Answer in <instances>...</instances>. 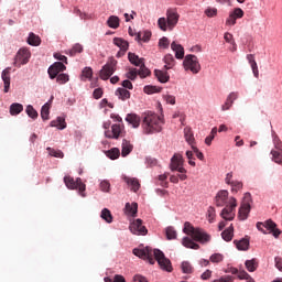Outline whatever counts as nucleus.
I'll list each match as a JSON object with an SVG mask.
<instances>
[{
	"instance_id": "48",
	"label": "nucleus",
	"mask_w": 282,
	"mask_h": 282,
	"mask_svg": "<svg viewBox=\"0 0 282 282\" xmlns=\"http://www.w3.org/2000/svg\"><path fill=\"white\" fill-rule=\"evenodd\" d=\"M56 83H58V85H65V83H69V75L65 73L57 75Z\"/></svg>"
},
{
	"instance_id": "35",
	"label": "nucleus",
	"mask_w": 282,
	"mask_h": 282,
	"mask_svg": "<svg viewBox=\"0 0 282 282\" xmlns=\"http://www.w3.org/2000/svg\"><path fill=\"white\" fill-rule=\"evenodd\" d=\"M51 127H56L57 129L63 130L67 128V123L63 117H57L56 120L51 121Z\"/></svg>"
},
{
	"instance_id": "19",
	"label": "nucleus",
	"mask_w": 282,
	"mask_h": 282,
	"mask_svg": "<svg viewBox=\"0 0 282 282\" xmlns=\"http://www.w3.org/2000/svg\"><path fill=\"white\" fill-rule=\"evenodd\" d=\"M237 250L247 251L250 250V238L246 237L240 240H234Z\"/></svg>"
},
{
	"instance_id": "2",
	"label": "nucleus",
	"mask_w": 282,
	"mask_h": 282,
	"mask_svg": "<svg viewBox=\"0 0 282 282\" xmlns=\"http://www.w3.org/2000/svg\"><path fill=\"white\" fill-rule=\"evenodd\" d=\"M164 124V120L154 112L148 111L143 113L142 120V129L145 135L151 133H160L162 131V126Z\"/></svg>"
},
{
	"instance_id": "37",
	"label": "nucleus",
	"mask_w": 282,
	"mask_h": 282,
	"mask_svg": "<svg viewBox=\"0 0 282 282\" xmlns=\"http://www.w3.org/2000/svg\"><path fill=\"white\" fill-rule=\"evenodd\" d=\"M94 76V69H91V67H85L83 70H82V80H91Z\"/></svg>"
},
{
	"instance_id": "55",
	"label": "nucleus",
	"mask_w": 282,
	"mask_h": 282,
	"mask_svg": "<svg viewBox=\"0 0 282 282\" xmlns=\"http://www.w3.org/2000/svg\"><path fill=\"white\" fill-rule=\"evenodd\" d=\"M100 191H102L104 193H109L110 188H111V184L109 183V181H101L100 185H99Z\"/></svg>"
},
{
	"instance_id": "6",
	"label": "nucleus",
	"mask_w": 282,
	"mask_h": 282,
	"mask_svg": "<svg viewBox=\"0 0 282 282\" xmlns=\"http://www.w3.org/2000/svg\"><path fill=\"white\" fill-rule=\"evenodd\" d=\"M183 66L186 72H188L189 69L192 74H199V72H202V65L199 64V59L196 55L193 54L185 56Z\"/></svg>"
},
{
	"instance_id": "46",
	"label": "nucleus",
	"mask_w": 282,
	"mask_h": 282,
	"mask_svg": "<svg viewBox=\"0 0 282 282\" xmlns=\"http://www.w3.org/2000/svg\"><path fill=\"white\" fill-rule=\"evenodd\" d=\"M25 112L28 113L29 118H32L33 120H36L39 118V112L32 105L26 106Z\"/></svg>"
},
{
	"instance_id": "59",
	"label": "nucleus",
	"mask_w": 282,
	"mask_h": 282,
	"mask_svg": "<svg viewBox=\"0 0 282 282\" xmlns=\"http://www.w3.org/2000/svg\"><path fill=\"white\" fill-rule=\"evenodd\" d=\"M159 45L163 47V50H169V45H171V42L169 41V37H162L159 41Z\"/></svg>"
},
{
	"instance_id": "9",
	"label": "nucleus",
	"mask_w": 282,
	"mask_h": 282,
	"mask_svg": "<svg viewBox=\"0 0 282 282\" xmlns=\"http://www.w3.org/2000/svg\"><path fill=\"white\" fill-rule=\"evenodd\" d=\"M237 208V198L231 197L229 199V205H227L220 213V217L225 219V221H232L235 219V209Z\"/></svg>"
},
{
	"instance_id": "52",
	"label": "nucleus",
	"mask_w": 282,
	"mask_h": 282,
	"mask_svg": "<svg viewBox=\"0 0 282 282\" xmlns=\"http://www.w3.org/2000/svg\"><path fill=\"white\" fill-rule=\"evenodd\" d=\"M182 271L184 272V274H191L193 273V265H191V262H183L182 265Z\"/></svg>"
},
{
	"instance_id": "14",
	"label": "nucleus",
	"mask_w": 282,
	"mask_h": 282,
	"mask_svg": "<svg viewBox=\"0 0 282 282\" xmlns=\"http://www.w3.org/2000/svg\"><path fill=\"white\" fill-rule=\"evenodd\" d=\"M130 231L132 235H147L149 230H147V227L142 225V219L138 218L130 225Z\"/></svg>"
},
{
	"instance_id": "30",
	"label": "nucleus",
	"mask_w": 282,
	"mask_h": 282,
	"mask_svg": "<svg viewBox=\"0 0 282 282\" xmlns=\"http://www.w3.org/2000/svg\"><path fill=\"white\" fill-rule=\"evenodd\" d=\"M126 214L130 215V217H135L138 215V203H127L126 204Z\"/></svg>"
},
{
	"instance_id": "8",
	"label": "nucleus",
	"mask_w": 282,
	"mask_h": 282,
	"mask_svg": "<svg viewBox=\"0 0 282 282\" xmlns=\"http://www.w3.org/2000/svg\"><path fill=\"white\" fill-rule=\"evenodd\" d=\"M116 65H118V61L111 58L100 69L99 78H101V80H109V78H111V76H113V74L116 73Z\"/></svg>"
},
{
	"instance_id": "44",
	"label": "nucleus",
	"mask_w": 282,
	"mask_h": 282,
	"mask_svg": "<svg viewBox=\"0 0 282 282\" xmlns=\"http://www.w3.org/2000/svg\"><path fill=\"white\" fill-rule=\"evenodd\" d=\"M23 111V105L15 102L10 106V113L12 116H19Z\"/></svg>"
},
{
	"instance_id": "57",
	"label": "nucleus",
	"mask_w": 282,
	"mask_h": 282,
	"mask_svg": "<svg viewBox=\"0 0 282 282\" xmlns=\"http://www.w3.org/2000/svg\"><path fill=\"white\" fill-rule=\"evenodd\" d=\"M212 263H221L224 261V256L221 253H214L210 257Z\"/></svg>"
},
{
	"instance_id": "47",
	"label": "nucleus",
	"mask_w": 282,
	"mask_h": 282,
	"mask_svg": "<svg viewBox=\"0 0 282 282\" xmlns=\"http://www.w3.org/2000/svg\"><path fill=\"white\" fill-rule=\"evenodd\" d=\"M41 118L42 120H50V104L46 102L44 106H42Z\"/></svg>"
},
{
	"instance_id": "64",
	"label": "nucleus",
	"mask_w": 282,
	"mask_h": 282,
	"mask_svg": "<svg viewBox=\"0 0 282 282\" xmlns=\"http://www.w3.org/2000/svg\"><path fill=\"white\" fill-rule=\"evenodd\" d=\"M275 261V268L276 270H279L280 272H282V257H275L274 258Z\"/></svg>"
},
{
	"instance_id": "51",
	"label": "nucleus",
	"mask_w": 282,
	"mask_h": 282,
	"mask_svg": "<svg viewBox=\"0 0 282 282\" xmlns=\"http://www.w3.org/2000/svg\"><path fill=\"white\" fill-rule=\"evenodd\" d=\"M126 78L129 80H135L138 78V69L130 68L129 72L126 74Z\"/></svg>"
},
{
	"instance_id": "43",
	"label": "nucleus",
	"mask_w": 282,
	"mask_h": 282,
	"mask_svg": "<svg viewBox=\"0 0 282 282\" xmlns=\"http://www.w3.org/2000/svg\"><path fill=\"white\" fill-rule=\"evenodd\" d=\"M113 44L117 45V47H120V50H129V42L121 37H115Z\"/></svg>"
},
{
	"instance_id": "18",
	"label": "nucleus",
	"mask_w": 282,
	"mask_h": 282,
	"mask_svg": "<svg viewBox=\"0 0 282 282\" xmlns=\"http://www.w3.org/2000/svg\"><path fill=\"white\" fill-rule=\"evenodd\" d=\"M122 180H123V182H126V184L128 186H130V188H131V191H133V193H138V191H140V181L138 178L123 176Z\"/></svg>"
},
{
	"instance_id": "13",
	"label": "nucleus",
	"mask_w": 282,
	"mask_h": 282,
	"mask_svg": "<svg viewBox=\"0 0 282 282\" xmlns=\"http://www.w3.org/2000/svg\"><path fill=\"white\" fill-rule=\"evenodd\" d=\"M67 69V66L63 64V62H55L53 65L48 67V76L51 80H54L56 76L61 74V72H65Z\"/></svg>"
},
{
	"instance_id": "20",
	"label": "nucleus",
	"mask_w": 282,
	"mask_h": 282,
	"mask_svg": "<svg viewBox=\"0 0 282 282\" xmlns=\"http://www.w3.org/2000/svg\"><path fill=\"white\" fill-rule=\"evenodd\" d=\"M257 228L260 230V232H263V235H268V231H265L263 228H267V230H270V228H276V223L272 221V219L264 223H257Z\"/></svg>"
},
{
	"instance_id": "7",
	"label": "nucleus",
	"mask_w": 282,
	"mask_h": 282,
	"mask_svg": "<svg viewBox=\"0 0 282 282\" xmlns=\"http://www.w3.org/2000/svg\"><path fill=\"white\" fill-rule=\"evenodd\" d=\"M271 160L279 166H282V140L279 135L273 137V149L271 150Z\"/></svg>"
},
{
	"instance_id": "3",
	"label": "nucleus",
	"mask_w": 282,
	"mask_h": 282,
	"mask_svg": "<svg viewBox=\"0 0 282 282\" xmlns=\"http://www.w3.org/2000/svg\"><path fill=\"white\" fill-rule=\"evenodd\" d=\"M183 232L192 237L193 241L198 243H209L212 237L206 230L202 228H195L191 223L186 221L184 224Z\"/></svg>"
},
{
	"instance_id": "63",
	"label": "nucleus",
	"mask_w": 282,
	"mask_h": 282,
	"mask_svg": "<svg viewBox=\"0 0 282 282\" xmlns=\"http://www.w3.org/2000/svg\"><path fill=\"white\" fill-rule=\"evenodd\" d=\"M237 24V19L232 13H229V17L226 20V25H236Z\"/></svg>"
},
{
	"instance_id": "34",
	"label": "nucleus",
	"mask_w": 282,
	"mask_h": 282,
	"mask_svg": "<svg viewBox=\"0 0 282 282\" xmlns=\"http://www.w3.org/2000/svg\"><path fill=\"white\" fill-rule=\"evenodd\" d=\"M184 138L187 143L195 144V135L193 134V129L189 127L184 128Z\"/></svg>"
},
{
	"instance_id": "32",
	"label": "nucleus",
	"mask_w": 282,
	"mask_h": 282,
	"mask_svg": "<svg viewBox=\"0 0 282 282\" xmlns=\"http://www.w3.org/2000/svg\"><path fill=\"white\" fill-rule=\"evenodd\" d=\"M107 25L112 30H118V28H120V18L117 15H110L107 20Z\"/></svg>"
},
{
	"instance_id": "4",
	"label": "nucleus",
	"mask_w": 282,
	"mask_h": 282,
	"mask_svg": "<svg viewBox=\"0 0 282 282\" xmlns=\"http://www.w3.org/2000/svg\"><path fill=\"white\" fill-rule=\"evenodd\" d=\"M178 22L180 13H177V9H167L166 18H160L158 20V25L162 32H166V30H174Z\"/></svg>"
},
{
	"instance_id": "31",
	"label": "nucleus",
	"mask_w": 282,
	"mask_h": 282,
	"mask_svg": "<svg viewBox=\"0 0 282 282\" xmlns=\"http://www.w3.org/2000/svg\"><path fill=\"white\" fill-rule=\"evenodd\" d=\"M128 59L132 65H135V67H140V65L144 63V58H140L135 53H128Z\"/></svg>"
},
{
	"instance_id": "26",
	"label": "nucleus",
	"mask_w": 282,
	"mask_h": 282,
	"mask_svg": "<svg viewBox=\"0 0 282 282\" xmlns=\"http://www.w3.org/2000/svg\"><path fill=\"white\" fill-rule=\"evenodd\" d=\"M250 206L241 205L238 212V217L240 221H246L248 219V215H250Z\"/></svg>"
},
{
	"instance_id": "45",
	"label": "nucleus",
	"mask_w": 282,
	"mask_h": 282,
	"mask_svg": "<svg viewBox=\"0 0 282 282\" xmlns=\"http://www.w3.org/2000/svg\"><path fill=\"white\" fill-rule=\"evenodd\" d=\"M143 91L144 94H148V95L160 94V91H162V87L148 85V86H144Z\"/></svg>"
},
{
	"instance_id": "50",
	"label": "nucleus",
	"mask_w": 282,
	"mask_h": 282,
	"mask_svg": "<svg viewBox=\"0 0 282 282\" xmlns=\"http://www.w3.org/2000/svg\"><path fill=\"white\" fill-rule=\"evenodd\" d=\"M46 151H48V154L52 158H61V159L64 158L63 151H61V150H55V149H52V148H47Z\"/></svg>"
},
{
	"instance_id": "21",
	"label": "nucleus",
	"mask_w": 282,
	"mask_h": 282,
	"mask_svg": "<svg viewBox=\"0 0 282 282\" xmlns=\"http://www.w3.org/2000/svg\"><path fill=\"white\" fill-rule=\"evenodd\" d=\"M141 120L142 119L140 118V116H138L135 113H128L126 117V122L131 124L133 127V129H138V127H140Z\"/></svg>"
},
{
	"instance_id": "29",
	"label": "nucleus",
	"mask_w": 282,
	"mask_h": 282,
	"mask_svg": "<svg viewBox=\"0 0 282 282\" xmlns=\"http://www.w3.org/2000/svg\"><path fill=\"white\" fill-rule=\"evenodd\" d=\"M245 265L248 272H257V268H259V261L256 258H253L251 260H247L245 262Z\"/></svg>"
},
{
	"instance_id": "23",
	"label": "nucleus",
	"mask_w": 282,
	"mask_h": 282,
	"mask_svg": "<svg viewBox=\"0 0 282 282\" xmlns=\"http://www.w3.org/2000/svg\"><path fill=\"white\" fill-rule=\"evenodd\" d=\"M133 151V144H131V141L123 139L121 144V155L122 158H127L129 153Z\"/></svg>"
},
{
	"instance_id": "58",
	"label": "nucleus",
	"mask_w": 282,
	"mask_h": 282,
	"mask_svg": "<svg viewBox=\"0 0 282 282\" xmlns=\"http://www.w3.org/2000/svg\"><path fill=\"white\" fill-rule=\"evenodd\" d=\"M205 14L206 17H208L209 19H213V17H217V8H207L205 10Z\"/></svg>"
},
{
	"instance_id": "25",
	"label": "nucleus",
	"mask_w": 282,
	"mask_h": 282,
	"mask_svg": "<svg viewBox=\"0 0 282 282\" xmlns=\"http://www.w3.org/2000/svg\"><path fill=\"white\" fill-rule=\"evenodd\" d=\"M232 237H235V227L230 225L221 232V238L224 239V241H232Z\"/></svg>"
},
{
	"instance_id": "54",
	"label": "nucleus",
	"mask_w": 282,
	"mask_h": 282,
	"mask_svg": "<svg viewBox=\"0 0 282 282\" xmlns=\"http://www.w3.org/2000/svg\"><path fill=\"white\" fill-rule=\"evenodd\" d=\"M243 188V183L239 181H235L231 183V193H237L238 191H241Z\"/></svg>"
},
{
	"instance_id": "11",
	"label": "nucleus",
	"mask_w": 282,
	"mask_h": 282,
	"mask_svg": "<svg viewBox=\"0 0 282 282\" xmlns=\"http://www.w3.org/2000/svg\"><path fill=\"white\" fill-rule=\"evenodd\" d=\"M171 171H178V173H186V169H184V156L180 153H175L170 163Z\"/></svg>"
},
{
	"instance_id": "49",
	"label": "nucleus",
	"mask_w": 282,
	"mask_h": 282,
	"mask_svg": "<svg viewBox=\"0 0 282 282\" xmlns=\"http://www.w3.org/2000/svg\"><path fill=\"white\" fill-rule=\"evenodd\" d=\"M216 135H217V128H213L210 131V134L208 137H206V139H205V144H207V147H210V144H213V140H215Z\"/></svg>"
},
{
	"instance_id": "60",
	"label": "nucleus",
	"mask_w": 282,
	"mask_h": 282,
	"mask_svg": "<svg viewBox=\"0 0 282 282\" xmlns=\"http://www.w3.org/2000/svg\"><path fill=\"white\" fill-rule=\"evenodd\" d=\"M230 14H232L236 19H243V11L241 10V8L234 9Z\"/></svg>"
},
{
	"instance_id": "24",
	"label": "nucleus",
	"mask_w": 282,
	"mask_h": 282,
	"mask_svg": "<svg viewBox=\"0 0 282 282\" xmlns=\"http://www.w3.org/2000/svg\"><path fill=\"white\" fill-rule=\"evenodd\" d=\"M154 75L158 78L159 83H169V80H171V76L166 70L155 69Z\"/></svg>"
},
{
	"instance_id": "15",
	"label": "nucleus",
	"mask_w": 282,
	"mask_h": 282,
	"mask_svg": "<svg viewBox=\"0 0 282 282\" xmlns=\"http://www.w3.org/2000/svg\"><path fill=\"white\" fill-rule=\"evenodd\" d=\"M229 272L231 274H238V279H240V281L256 282L252 275L246 272L245 270L239 271L237 268H230Z\"/></svg>"
},
{
	"instance_id": "62",
	"label": "nucleus",
	"mask_w": 282,
	"mask_h": 282,
	"mask_svg": "<svg viewBox=\"0 0 282 282\" xmlns=\"http://www.w3.org/2000/svg\"><path fill=\"white\" fill-rule=\"evenodd\" d=\"M207 215L210 223L215 221V217H216L215 207H209L207 210Z\"/></svg>"
},
{
	"instance_id": "16",
	"label": "nucleus",
	"mask_w": 282,
	"mask_h": 282,
	"mask_svg": "<svg viewBox=\"0 0 282 282\" xmlns=\"http://www.w3.org/2000/svg\"><path fill=\"white\" fill-rule=\"evenodd\" d=\"M215 204L218 207L226 206L228 204V191H219L215 197Z\"/></svg>"
},
{
	"instance_id": "38",
	"label": "nucleus",
	"mask_w": 282,
	"mask_h": 282,
	"mask_svg": "<svg viewBox=\"0 0 282 282\" xmlns=\"http://www.w3.org/2000/svg\"><path fill=\"white\" fill-rule=\"evenodd\" d=\"M165 237L169 239V241L173 239H177V231L175 230V227L170 226L165 229Z\"/></svg>"
},
{
	"instance_id": "12",
	"label": "nucleus",
	"mask_w": 282,
	"mask_h": 282,
	"mask_svg": "<svg viewBox=\"0 0 282 282\" xmlns=\"http://www.w3.org/2000/svg\"><path fill=\"white\" fill-rule=\"evenodd\" d=\"M124 128L118 123L111 126V130L105 131V137L109 138L110 140H118V138H122V133Z\"/></svg>"
},
{
	"instance_id": "27",
	"label": "nucleus",
	"mask_w": 282,
	"mask_h": 282,
	"mask_svg": "<svg viewBox=\"0 0 282 282\" xmlns=\"http://www.w3.org/2000/svg\"><path fill=\"white\" fill-rule=\"evenodd\" d=\"M115 95L119 100H129V98H131V91L127 90V88H118Z\"/></svg>"
},
{
	"instance_id": "36",
	"label": "nucleus",
	"mask_w": 282,
	"mask_h": 282,
	"mask_svg": "<svg viewBox=\"0 0 282 282\" xmlns=\"http://www.w3.org/2000/svg\"><path fill=\"white\" fill-rule=\"evenodd\" d=\"M164 69H173V67L175 66V57H173V55L171 54H166L164 56Z\"/></svg>"
},
{
	"instance_id": "56",
	"label": "nucleus",
	"mask_w": 282,
	"mask_h": 282,
	"mask_svg": "<svg viewBox=\"0 0 282 282\" xmlns=\"http://www.w3.org/2000/svg\"><path fill=\"white\" fill-rule=\"evenodd\" d=\"M250 204H252V195L250 193H246L242 198L241 206H250Z\"/></svg>"
},
{
	"instance_id": "61",
	"label": "nucleus",
	"mask_w": 282,
	"mask_h": 282,
	"mask_svg": "<svg viewBox=\"0 0 282 282\" xmlns=\"http://www.w3.org/2000/svg\"><path fill=\"white\" fill-rule=\"evenodd\" d=\"M213 282H235V278L231 275H224L219 279L214 280Z\"/></svg>"
},
{
	"instance_id": "28",
	"label": "nucleus",
	"mask_w": 282,
	"mask_h": 282,
	"mask_svg": "<svg viewBox=\"0 0 282 282\" xmlns=\"http://www.w3.org/2000/svg\"><path fill=\"white\" fill-rule=\"evenodd\" d=\"M2 80L4 83V94H8L10 91V68L2 72Z\"/></svg>"
},
{
	"instance_id": "42",
	"label": "nucleus",
	"mask_w": 282,
	"mask_h": 282,
	"mask_svg": "<svg viewBox=\"0 0 282 282\" xmlns=\"http://www.w3.org/2000/svg\"><path fill=\"white\" fill-rule=\"evenodd\" d=\"M100 217L101 219H105L107 224H111L113 221V216L111 215V210H109L108 208H104L101 210Z\"/></svg>"
},
{
	"instance_id": "10",
	"label": "nucleus",
	"mask_w": 282,
	"mask_h": 282,
	"mask_svg": "<svg viewBox=\"0 0 282 282\" xmlns=\"http://www.w3.org/2000/svg\"><path fill=\"white\" fill-rule=\"evenodd\" d=\"M31 56H32V53H30V50L20 48L14 59L15 67H21V65H28V63H30Z\"/></svg>"
},
{
	"instance_id": "33",
	"label": "nucleus",
	"mask_w": 282,
	"mask_h": 282,
	"mask_svg": "<svg viewBox=\"0 0 282 282\" xmlns=\"http://www.w3.org/2000/svg\"><path fill=\"white\" fill-rule=\"evenodd\" d=\"M184 248H191L192 250H199V246L188 237H184L182 240Z\"/></svg>"
},
{
	"instance_id": "53",
	"label": "nucleus",
	"mask_w": 282,
	"mask_h": 282,
	"mask_svg": "<svg viewBox=\"0 0 282 282\" xmlns=\"http://www.w3.org/2000/svg\"><path fill=\"white\" fill-rule=\"evenodd\" d=\"M82 52H83V45L75 44L69 51V54L70 56H76V54H82Z\"/></svg>"
},
{
	"instance_id": "17",
	"label": "nucleus",
	"mask_w": 282,
	"mask_h": 282,
	"mask_svg": "<svg viewBox=\"0 0 282 282\" xmlns=\"http://www.w3.org/2000/svg\"><path fill=\"white\" fill-rule=\"evenodd\" d=\"M239 98V93H230L225 101V104L221 106V111H228L232 105H235V100Z\"/></svg>"
},
{
	"instance_id": "41",
	"label": "nucleus",
	"mask_w": 282,
	"mask_h": 282,
	"mask_svg": "<svg viewBox=\"0 0 282 282\" xmlns=\"http://www.w3.org/2000/svg\"><path fill=\"white\" fill-rule=\"evenodd\" d=\"M106 155L110 160H118L120 158V149L112 148V149L106 151Z\"/></svg>"
},
{
	"instance_id": "22",
	"label": "nucleus",
	"mask_w": 282,
	"mask_h": 282,
	"mask_svg": "<svg viewBox=\"0 0 282 282\" xmlns=\"http://www.w3.org/2000/svg\"><path fill=\"white\" fill-rule=\"evenodd\" d=\"M171 50L175 52V58H178L180 61L184 58V46L177 42H172Z\"/></svg>"
},
{
	"instance_id": "5",
	"label": "nucleus",
	"mask_w": 282,
	"mask_h": 282,
	"mask_svg": "<svg viewBox=\"0 0 282 282\" xmlns=\"http://www.w3.org/2000/svg\"><path fill=\"white\" fill-rule=\"evenodd\" d=\"M64 183L69 191H78L79 195L82 197H87L85 194V191L87 189V185L83 183V180L80 177H77L76 181L72 176H65Z\"/></svg>"
},
{
	"instance_id": "1",
	"label": "nucleus",
	"mask_w": 282,
	"mask_h": 282,
	"mask_svg": "<svg viewBox=\"0 0 282 282\" xmlns=\"http://www.w3.org/2000/svg\"><path fill=\"white\" fill-rule=\"evenodd\" d=\"M133 254L135 257H139V259H144L145 261H149L151 265L158 262L161 270L164 272H173V264L171 263V260L164 256V252L160 249H152L151 247H145L142 249H133ZM154 257V258H153Z\"/></svg>"
},
{
	"instance_id": "39",
	"label": "nucleus",
	"mask_w": 282,
	"mask_h": 282,
	"mask_svg": "<svg viewBox=\"0 0 282 282\" xmlns=\"http://www.w3.org/2000/svg\"><path fill=\"white\" fill-rule=\"evenodd\" d=\"M139 67L140 68L138 69V76H140V78H147V76H151V70L147 68L144 62L141 63Z\"/></svg>"
},
{
	"instance_id": "40",
	"label": "nucleus",
	"mask_w": 282,
	"mask_h": 282,
	"mask_svg": "<svg viewBox=\"0 0 282 282\" xmlns=\"http://www.w3.org/2000/svg\"><path fill=\"white\" fill-rule=\"evenodd\" d=\"M29 45L39 46L41 45V37L34 33H30L28 37Z\"/></svg>"
}]
</instances>
